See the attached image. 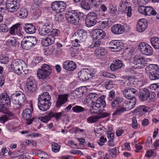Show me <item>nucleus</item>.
<instances>
[{
    "instance_id": "a19ab883",
    "label": "nucleus",
    "mask_w": 159,
    "mask_h": 159,
    "mask_svg": "<svg viewBox=\"0 0 159 159\" xmlns=\"http://www.w3.org/2000/svg\"><path fill=\"white\" fill-rule=\"evenodd\" d=\"M148 77L149 79L151 80H155L159 79V69L151 74H149Z\"/></svg>"
},
{
    "instance_id": "09e8293b",
    "label": "nucleus",
    "mask_w": 159,
    "mask_h": 159,
    "mask_svg": "<svg viewBox=\"0 0 159 159\" xmlns=\"http://www.w3.org/2000/svg\"><path fill=\"white\" fill-rule=\"evenodd\" d=\"M109 20L107 19H105L103 21L99 22V26L100 28L104 29L109 25Z\"/></svg>"
},
{
    "instance_id": "4d7b16f0",
    "label": "nucleus",
    "mask_w": 159,
    "mask_h": 159,
    "mask_svg": "<svg viewBox=\"0 0 159 159\" xmlns=\"http://www.w3.org/2000/svg\"><path fill=\"white\" fill-rule=\"evenodd\" d=\"M78 21L79 22L80 21L85 20V19L86 18V16L84 15L83 13H81L80 12H78L77 14Z\"/></svg>"
},
{
    "instance_id": "603ef678",
    "label": "nucleus",
    "mask_w": 159,
    "mask_h": 159,
    "mask_svg": "<svg viewBox=\"0 0 159 159\" xmlns=\"http://www.w3.org/2000/svg\"><path fill=\"white\" fill-rule=\"evenodd\" d=\"M18 23L12 25L10 29L9 33L11 34L16 35V32L17 30Z\"/></svg>"
},
{
    "instance_id": "4468645a",
    "label": "nucleus",
    "mask_w": 159,
    "mask_h": 159,
    "mask_svg": "<svg viewBox=\"0 0 159 159\" xmlns=\"http://www.w3.org/2000/svg\"><path fill=\"white\" fill-rule=\"evenodd\" d=\"M26 86L28 90L31 93L35 92L37 89V84L33 76H30L26 81Z\"/></svg>"
},
{
    "instance_id": "c03bdc74",
    "label": "nucleus",
    "mask_w": 159,
    "mask_h": 159,
    "mask_svg": "<svg viewBox=\"0 0 159 159\" xmlns=\"http://www.w3.org/2000/svg\"><path fill=\"white\" fill-rule=\"evenodd\" d=\"M61 146L57 143L54 142L52 145V151L54 152H57L59 151Z\"/></svg>"
},
{
    "instance_id": "79ce46f5",
    "label": "nucleus",
    "mask_w": 159,
    "mask_h": 159,
    "mask_svg": "<svg viewBox=\"0 0 159 159\" xmlns=\"http://www.w3.org/2000/svg\"><path fill=\"white\" fill-rule=\"evenodd\" d=\"M100 119H101V117L98 115L89 116L88 118L87 119L88 122L92 123L97 122L98 120Z\"/></svg>"
},
{
    "instance_id": "774afa93",
    "label": "nucleus",
    "mask_w": 159,
    "mask_h": 159,
    "mask_svg": "<svg viewBox=\"0 0 159 159\" xmlns=\"http://www.w3.org/2000/svg\"><path fill=\"white\" fill-rule=\"evenodd\" d=\"M117 8L115 5H111L109 7V12L112 13H114L117 10Z\"/></svg>"
},
{
    "instance_id": "f8f14e48",
    "label": "nucleus",
    "mask_w": 159,
    "mask_h": 159,
    "mask_svg": "<svg viewBox=\"0 0 159 159\" xmlns=\"http://www.w3.org/2000/svg\"><path fill=\"white\" fill-rule=\"evenodd\" d=\"M78 12L75 10H69L65 14L66 20L70 23L74 24L78 22Z\"/></svg>"
},
{
    "instance_id": "4be33fe9",
    "label": "nucleus",
    "mask_w": 159,
    "mask_h": 159,
    "mask_svg": "<svg viewBox=\"0 0 159 159\" xmlns=\"http://www.w3.org/2000/svg\"><path fill=\"white\" fill-rule=\"evenodd\" d=\"M148 24L146 19H140L138 22L136 26V30L139 32H142L145 30L147 27Z\"/></svg>"
},
{
    "instance_id": "6e6552de",
    "label": "nucleus",
    "mask_w": 159,
    "mask_h": 159,
    "mask_svg": "<svg viewBox=\"0 0 159 159\" xmlns=\"http://www.w3.org/2000/svg\"><path fill=\"white\" fill-rule=\"evenodd\" d=\"M66 2L62 1H54L51 5L52 10L57 13L63 11L66 9Z\"/></svg>"
},
{
    "instance_id": "69168bd1",
    "label": "nucleus",
    "mask_w": 159,
    "mask_h": 159,
    "mask_svg": "<svg viewBox=\"0 0 159 159\" xmlns=\"http://www.w3.org/2000/svg\"><path fill=\"white\" fill-rule=\"evenodd\" d=\"M132 126L135 129L139 128V125L137 122V119L135 117H133L132 119Z\"/></svg>"
},
{
    "instance_id": "0e129e2a",
    "label": "nucleus",
    "mask_w": 159,
    "mask_h": 159,
    "mask_svg": "<svg viewBox=\"0 0 159 159\" xmlns=\"http://www.w3.org/2000/svg\"><path fill=\"white\" fill-rule=\"evenodd\" d=\"M79 39H75V40L72 41V45L75 47H78L80 46V44L81 43V41H80Z\"/></svg>"
},
{
    "instance_id": "680f3d73",
    "label": "nucleus",
    "mask_w": 159,
    "mask_h": 159,
    "mask_svg": "<svg viewBox=\"0 0 159 159\" xmlns=\"http://www.w3.org/2000/svg\"><path fill=\"white\" fill-rule=\"evenodd\" d=\"M92 45L90 46L91 48L94 47H98L99 46L101 43L100 40L98 39H93Z\"/></svg>"
},
{
    "instance_id": "20e7f679",
    "label": "nucleus",
    "mask_w": 159,
    "mask_h": 159,
    "mask_svg": "<svg viewBox=\"0 0 159 159\" xmlns=\"http://www.w3.org/2000/svg\"><path fill=\"white\" fill-rule=\"evenodd\" d=\"M11 99L12 102L17 106L15 108L19 109L23 103L26 102L27 100L25 95L21 91H16L11 95Z\"/></svg>"
},
{
    "instance_id": "e433bc0d",
    "label": "nucleus",
    "mask_w": 159,
    "mask_h": 159,
    "mask_svg": "<svg viewBox=\"0 0 159 159\" xmlns=\"http://www.w3.org/2000/svg\"><path fill=\"white\" fill-rule=\"evenodd\" d=\"M18 16L20 18L24 19L27 17L28 12L26 8L22 7L20 8V11L18 12Z\"/></svg>"
},
{
    "instance_id": "864d4df0",
    "label": "nucleus",
    "mask_w": 159,
    "mask_h": 159,
    "mask_svg": "<svg viewBox=\"0 0 159 159\" xmlns=\"http://www.w3.org/2000/svg\"><path fill=\"white\" fill-rule=\"evenodd\" d=\"M52 118L53 117H55L57 120H59L61 116L62 113L61 112L58 113H55L53 111H50Z\"/></svg>"
},
{
    "instance_id": "7ed1b4c3",
    "label": "nucleus",
    "mask_w": 159,
    "mask_h": 159,
    "mask_svg": "<svg viewBox=\"0 0 159 159\" xmlns=\"http://www.w3.org/2000/svg\"><path fill=\"white\" fill-rule=\"evenodd\" d=\"M51 98L47 92H44L39 95L38 106L39 110L42 111H45L49 108L52 104L50 100Z\"/></svg>"
},
{
    "instance_id": "f03ea898",
    "label": "nucleus",
    "mask_w": 159,
    "mask_h": 159,
    "mask_svg": "<svg viewBox=\"0 0 159 159\" xmlns=\"http://www.w3.org/2000/svg\"><path fill=\"white\" fill-rule=\"evenodd\" d=\"M105 97L104 95L98 97V95L95 93H91L87 96L84 101L86 103L92 105V107L93 110H97L100 108L102 106L103 107L106 106V102L104 100Z\"/></svg>"
},
{
    "instance_id": "cd10ccee",
    "label": "nucleus",
    "mask_w": 159,
    "mask_h": 159,
    "mask_svg": "<svg viewBox=\"0 0 159 159\" xmlns=\"http://www.w3.org/2000/svg\"><path fill=\"white\" fill-rule=\"evenodd\" d=\"M123 65L122 61L120 60H114L111 64L110 68L112 71H115L120 69Z\"/></svg>"
},
{
    "instance_id": "a878e982",
    "label": "nucleus",
    "mask_w": 159,
    "mask_h": 159,
    "mask_svg": "<svg viewBox=\"0 0 159 159\" xmlns=\"http://www.w3.org/2000/svg\"><path fill=\"white\" fill-rule=\"evenodd\" d=\"M150 107L145 105L139 106L134 110V112L142 116L150 111Z\"/></svg>"
},
{
    "instance_id": "3c124183",
    "label": "nucleus",
    "mask_w": 159,
    "mask_h": 159,
    "mask_svg": "<svg viewBox=\"0 0 159 159\" xmlns=\"http://www.w3.org/2000/svg\"><path fill=\"white\" fill-rule=\"evenodd\" d=\"M81 5L84 9L89 10L90 9V6L88 2L85 0H82L81 2Z\"/></svg>"
},
{
    "instance_id": "ddd939ff",
    "label": "nucleus",
    "mask_w": 159,
    "mask_h": 159,
    "mask_svg": "<svg viewBox=\"0 0 159 159\" xmlns=\"http://www.w3.org/2000/svg\"><path fill=\"white\" fill-rule=\"evenodd\" d=\"M97 16L94 12L89 13L86 16L85 24L87 27H90L94 25L97 22Z\"/></svg>"
},
{
    "instance_id": "423d86ee",
    "label": "nucleus",
    "mask_w": 159,
    "mask_h": 159,
    "mask_svg": "<svg viewBox=\"0 0 159 159\" xmlns=\"http://www.w3.org/2000/svg\"><path fill=\"white\" fill-rule=\"evenodd\" d=\"M37 42L36 37L33 36L27 37L23 38L21 42V45L23 49L28 50L36 45Z\"/></svg>"
},
{
    "instance_id": "a18cd8bd",
    "label": "nucleus",
    "mask_w": 159,
    "mask_h": 159,
    "mask_svg": "<svg viewBox=\"0 0 159 159\" xmlns=\"http://www.w3.org/2000/svg\"><path fill=\"white\" fill-rule=\"evenodd\" d=\"M111 156L113 157H115L119 153V150L117 149L116 147L110 149L109 152Z\"/></svg>"
},
{
    "instance_id": "c9c22d12",
    "label": "nucleus",
    "mask_w": 159,
    "mask_h": 159,
    "mask_svg": "<svg viewBox=\"0 0 159 159\" xmlns=\"http://www.w3.org/2000/svg\"><path fill=\"white\" fill-rule=\"evenodd\" d=\"M134 50L131 48H127L124 50L123 54L126 59H129L131 57L133 53H134Z\"/></svg>"
},
{
    "instance_id": "f257e3e1",
    "label": "nucleus",
    "mask_w": 159,
    "mask_h": 159,
    "mask_svg": "<svg viewBox=\"0 0 159 159\" xmlns=\"http://www.w3.org/2000/svg\"><path fill=\"white\" fill-rule=\"evenodd\" d=\"M138 94V91L133 88H126L123 91L124 97L129 101H125L123 107L117 108L112 114L113 118L118 116L126 111L130 110L134 108L136 103V99L135 97Z\"/></svg>"
},
{
    "instance_id": "0eeeda50",
    "label": "nucleus",
    "mask_w": 159,
    "mask_h": 159,
    "mask_svg": "<svg viewBox=\"0 0 159 159\" xmlns=\"http://www.w3.org/2000/svg\"><path fill=\"white\" fill-rule=\"evenodd\" d=\"M52 69L51 67L47 64H43L39 69L37 73V75L39 79L44 80L51 74Z\"/></svg>"
},
{
    "instance_id": "393cba45",
    "label": "nucleus",
    "mask_w": 159,
    "mask_h": 159,
    "mask_svg": "<svg viewBox=\"0 0 159 159\" xmlns=\"http://www.w3.org/2000/svg\"><path fill=\"white\" fill-rule=\"evenodd\" d=\"M62 67L63 69L66 70L72 71L76 69V65L73 61L67 60L63 63Z\"/></svg>"
},
{
    "instance_id": "5701e85b",
    "label": "nucleus",
    "mask_w": 159,
    "mask_h": 159,
    "mask_svg": "<svg viewBox=\"0 0 159 159\" xmlns=\"http://www.w3.org/2000/svg\"><path fill=\"white\" fill-rule=\"evenodd\" d=\"M139 99L142 101L144 102L148 98L149 91L146 88L141 89L138 91Z\"/></svg>"
},
{
    "instance_id": "de8ad7c7",
    "label": "nucleus",
    "mask_w": 159,
    "mask_h": 159,
    "mask_svg": "<svg viewBox=\"0 0 159 159\" xmlns=\"http://www.w3.org/2000/svg\"><path fill=\"white\" fill-rule=\"evenodd\" d=\"M60 33V31L57 29H53L52 31H50V34L48 36L50 37H57Z\"/></svg>"
},
{
    "instance_id": "aec40b11",
    "label": "nucleus",
    "mask_w": 159,
    "mask_h": 159,
    "mask_svg": "<svg viewBox=\"0 0 159 159\" xmlns=\"http://www.w3.org/2000/svg\"><path fill=\"white\" fill-rule=\"evenodd\" d=\"M92 36L93 39L100 40L103 38L106 33L101 29L94 30L92 33Z\"/></svg>"
},
{
    "instance_id": "4c0bfd02",
    "label": "nucleus",
    "mask_w": 159,
    "mask_h": 159,
    "mask_svg": "<svg viewBox=\"0 0 159 159\" xmlns=\"http://www.w3.org/2000/svg\"><path fill=\"white\" fill-rule=\"evenodd\" d=\"M50 112L39 118V119L44 123H47L52 119Z\"/></svg>"
},
{
    "instance_id": "9b49d317",
    "label": "nucleus",
    "mask_w": 159,
    "mask_h": 159,
    "mask_svg": "<svg viewBox=\"0 0 159 159\" xmlns=\"http://www.w3.org/2000/svg\"><path fill=\"white\" fill-rule=\"evenodd\" d=\"M5 3L6 9L10 13L16 11L20 7L16 0H7Z\"/></svg>"
},
{
    "instance_id": "ea45409f",
    "label": "nucleus",
    "mask_w": 159,
    "mask_h": 159,
    "mask_svg": "<svg viewBox=\"0 0 159 159\" xmlns=\"http://www.w3.org/2000/svg\"><path fill=\"white\" fill-rule=\"evenodd\" d=\"M150 42L152 46L155 49H159V38L154 37L150 39Z\"/></svg>"
},
{
    "instance_id": "72a5a7b5",
    "label": "nucleus",
    "mask_w": 159,
    "mask_h": 159,
    "mask_svg": "<svg viewBox=\"0 0 159 159\" xmlns=\"http://www.w3.org/2000/svg\"><path fill=\"white\" fill-rule=\"evenodd\" d=\"M107 50L104 48L99 47L97 48L95 50L94 53L97 56H101L105 55L107 54Z\"/></svg>"
},
{
    "instance_id": "c85d7f7f",
    "label": "nucleus",
    "mask_w": 159,
    "mask_h": 159,
    "mask_svg": "<svg viewBox=\"0 0 159 159\" xmlns=\"http://www.w3.org/2000/svg\"><path fill=\"white\" fill-rule=\"evenodd\" d=\"M23 29L28 34H33L35 33L36 29L34 25L31 24L26 23L23 26Z\"/></svg>"
},
{
    "instance_id": "39448f33",
    "label": "nucleus",
    "mask_w": 159,
    "mask_h": 159,
    "mask_svg": "<svg viewBox=\"0 0 159 159\" xmlns=\"http://www.w3.org/2000/svg\"><path fill=\"white\" fill-rule=\"evenodd\" d=\"M96 70L93 68L85 69L79 72L78 78L82 81H85L92 78L94 75Z\"/></svg>"
},
{
    "instance_id": "f704fd0d",
    "label": "nucleus",
    "mask_w": 159,
    "mask_h": 159,
    "mask_svg": "<svg viewBox=\"0 0 159 159\" xmlns=\"http://www.w3.org/2000/svg\"><path fill=\"white\" fill-rule=\"evenodd\" d=\"M128 2L126 0H122L120 2L119 6V10L123 13L125 12L127 8Z\"/></svg>"
},
{
    "instance_id": "2eb2a0df",
    "label": "nucleus",
    "mask_w": 159,
    "mask_h": 159,
    "mask_svg": "<svg viewBox=\"0 0 159 159\" xmlns=\"http://www.w3.org/2000/svg\"><path fill=\"white\" fill-rule=\"evenodd\" d=\"M134 63L136 68H142L146 64L145 58L140 54H137L134 57Z\"/></svg>"
},
{
    "instance_id": "b1692460",
    "label": "nucleus",
    "mask_w": 159,
    "mask_h": 159,
    "mask_svg": "<svg viewBox=\"0 0 159 159\" xmlns=\"http://www.w3.org/2000/svg\"><path fill=\"white\" fill-rule=\"evenodd\" d=\"M111 31L116 35H119L122 34L125 31L124 26L120 24L113 25L111 27Z\"/></svg>"
},
{
    "instance_id": "8fccbe9b",
    "label": "nucleus",
    "mask_w": 159,
    "mask_h": 159,
    "mask_svg": "<svg viewBox=\"0 0 159 159\" xmlns=\"http://www.w3.org/2000/svg\"><path fill=\"white\" fill-rule=\"evenodd\" d=\"M26 66H21V67L16 68L12 71L18 75H20L22 73V71L24 69V67H25Z\"/></svg>"
},
{
    "instance_id": "6e6d98bb",
    "label": "nucleus",
    "mask_w": 159,
    "mask_h": 159,
    "mask_svg": "<svg viewBox=\"0 0 159 159\" xmlns=\"http://www.w3.org/2000/svg\"><path fill=\"white\" fill-rule=\"evenodd\" d=\"M113 82L111 80H109L105 83L104 87L107 89H110L113 87Z\"/></svg>"
},
{
    "instance_id": "c756f323",
    "label": "nucleus",
    "mask_w": 159,
    "mask_h": 159,
    "mask_svg": "<svg viewBox=\"0 0 159 159\" xmlns=\"http://www.w3.org/2000/svg\"><path fill=\"white\" fill-rule=\"evenodd\" d=\"M26 66L25 63L22 60L17 59L13 61L11 65V67L12 70L17 68L21 67V66Z\"/></svg>"
},
{
    "instance_id": "a211bd4d",
    "label": "nucleus",
    "mask_w": 159,
    "mask_h": 159,
    "mask_svg": "<svg viewBox=\"0 0 159 159\" xmlns=\"http://www.w3.org/2000/svg\"><path fill=\"white\" fill-rule=\"evenodd\" d=\"M109 44V48L114 52L120 51L123 47V43L117 40H112L110 42Z\"/></svg>"
},
{
    "instance_id": "e2e57ef3",
    "label": "nucleus",
    "mask_w": 159,
    "mask_h": 159,
    "mask_svg": "<svg viewBox=\"0 0 159 159\" xmlns=\"http://www.w3.org/2000/svg\"><path fill=\"white\" fill-rule=\"evenodd\" d=\"M107 140L106 138L104 136H102L99 140L98 141L97 143L100 146H102L104 144V143L107 142Z\"/></svg>"
},
{
    "instance_id": "5fc2aeb1",
    "label": "nucleus",
    "mask_w": 159,
    "mask_h": 159,
    "mask_svg": "<svg viewBox=\"0 0 159 159\" xmlns=\"http://www.w3.org/2000/svg\"><path fill=\"white\" fill-rule=\"evenodd\" d=\"M91 5L93 6H98L100 4L102 0H88Z\"/></svg>"
},
{
    "instance_id": "2f4dec72",
    "label": "nucleus",
    "mask_w": 159,
    "mask_h": 159,
    "mask_svg": "<svg viewBox=\"0 0 159 159\" xmlns=\"http://www.w3.org/2000/svg\"><path fill=\"white\" fill-rule=\"evenodd\" d=\"M55 38L53 37H50V36L43 39L41 41L42 44L45 46L47 47L53 44L54 42Z\"/></svg>"
},
{
    "instance_id": "bf43d9fd",
    "label": "nucleus",
    "mask_w": 159,
    "mask_h": 159,
    "mask_svg": "<svg viewBox=\"0 0 159 159\" xmlns=\"http://www.w3.org/2000/svg\"><path fill=\"white\" fill-rule=\"evenodd\" d=\"M115 91L114 90H111L109 93L108 97L107 98L108 100L109 101H111L114 98H115Z\"/></svg>"
},
{
    "instance_id": "f3484780",
    "label": "nucleus",
    "mask_w": 159,
    "mask_h": 159,
    "mask_svg": "<svg viewBox=\"0 0 159 159\" xmlns=\"http://www.w3.org/2000/svg\"><path fill=\"white\" fill-rule=\"evenodd\" d=\"M68 94L59 95L56 102V107L59 108L63 105L65 104L68 101Z\"/></svg>"
},
{
    "instance_id": "1a4fd4ad",
    "label": "nucleus",
    "mask_w": 159,
    "mask_h": 159,
    "mask_svg": "<svg viewBox=\"0 0 159 159\" xmlns=\"http://www.w3.org/2000/svg\"><path fill=\"white\" fill-rule=\"evenodd\" d=\"M138 11L141 14L145 16H155L157 12L152 7L149 6H139L138 9Z\"/></svg>"
},
{
    "instance_id": "412c9836",
    "label": "nucleus",
    "mask_w": 159,
    "mask_h": 159,
    "mask_svg": "<svg viewBox=\"0 0 159 159\" xmlns=\"http://www.w3.org/2000/svg\"><path fill=\"white\" fill-rule=\"evenodd\" d=\"M23 118L26 120V123L30 125L32 123L33 120L31 119L32 116V112L30 109L26 108L24 110L22 113Z\"/></svg>"
},
{
    "instance_id": "37998d69",
    "label": "nucleus",
    "mask_w": 159,
    "mask_h": 159,
    "mask_svg": "<svg viewBox=\"0 0 159 159\" xmlns=\"http://www.w3.org/2000/svg\"><path fill=\"white\" fill-rule=\"evenodd\" d=\"M72 110L74 112L78 113L83 112L85 109L81 106L76 105L72 108Z\"/></svg>"
},
{
    "instance_id": "58836bf2",
    "label": "nucleus",
    "mask_w": 159,
    "mask_h": 159,
    "mask_svg": "<svg viewBox=\"0 0 159 159\" xmlns=\"http://www.w3.org/2000/svg\"><path fill=\"white\" fill-rule=\"evenodd\" d=\"M132 77H130L128 78L127 79L122 80L121 82V84L122 85L124 86H131L133 84V80Z\"/></svg>"
},
{
    "instance_id": "338daca9",
    "label": "nucleus",
    "mask_w": 159,
    "mask_h": 159,
    "mask_svg": "<svg viewBox=\"0 0 159 159\" xmlns=\"http://www.w3.org/2000/svg\"><path fill=\"white\" fill-rule=\"evenodd\" d=\"M21 24L18 23V26L17 27V30L16 32V35H17L19 36H21L22 35L21 33L22 27H21Z\"/></svg>"
},
{
    "instance_id": "6ab92c4d",
    "label": "nucleus",
    "mask_w": 159,
    "mask_h": 159,
    "mask_svg": "<svg viewBox=\"0 0 159 159\" xmlns=\"http://www.w3.org/2000/svg\"><path fill=\"white\" fill-rule=\"evenodd\" d=\"M53 25L51 23L45 24L41 27H39V32L42 35H45L48 33L52 28Z\"/></svg>"
},
{
    "instance_id": "7c9ffc66",
    "label": "nucleus",
    "mask_w": 159,
    "mask_h": 159,
    "mask_svg": "<svg viewBox=\"0 0 159 159\" xmlns=\"http://www.w3.org/2000/svg\"><path fill=\"white\" fill-rule=\"evenodd\" d=\"M111 106L112 109H114L118 107L119 105L123 101V98L120 97H116L112 101Z\"/></svg>"
},
{
    "instance_id": "473e14b6",
    "label": "nucleus",
    "mask_w": 159,
    "mask_h": 159,
    "mask_svg": "<svg viewBox=\"0 0 159 159\" xmlns=\"http://www.w3.org/2000/svg\"><path fill=\"white\" fill-rule=\"evenodd\" d=\"M159 69V68L157 65L153 64L149 65L145 69L146 72L149 74H151Z\"/></svg>"
},
{
    "instance_id": "9d476101",
    "label": "nucleus",
    "mask_w": 159,
    "mask_h": 159,
    "mask_svg": "<svg viewBox=\"0 0 159 159\" xmlns=\"http://www.w3.org/2000/svg\"><path fill=\"white\" fill-rule=\"evenodd\" d=\"M139 49L141 53L147 56H150L153 53L152 47L148 43L142 42L139 45Z\"/></svg>"
},
{
    "instance_id": "052dcab7",
    "label": "nucleus",
    "mask_w": 159,
    "mask_h": 159,
    "mask_svg": "<svg viewBox=\"0 0 159 159\" xmlns=\"http://www.w3.org/2000/svg\"><path fill=\"white\" fill-rule=\"evenodd\" d=\"M9 28L5 24H0V32H5L8 31Z\"/></svg>"
},
{
    "instance_id": "bb28decb",
    "label": "nucleus",
    "mask_w": 159,
    "mask_h": 159,
    "mask_svg": "<svg viewBox=\"0 0 159 159\" xmlns=\"http://www.w3.org/2000/svg\"><path fill=\"white\" fill-rule=\"evenodd\" d=\"M87 33L85 30L80 29L78 30L74 34L77 36L79 39L82 42H84L87 38Z\"/></svg>"
},
{
    "instance_id": "49530a36",
    "label": "nucleus",
    "mask_w": 159,
    "mask_h": 159,
    "mask_svg": "<svg viewBox=\"0 0 159 159\" xmlns=\"http://www.w3.org/2000/svg\"><path fill=\"white\" fill-rule=\"evenodd\" d=\"M7 42L8 45L12 46H16L17 44V40L14 37H10Z\"/></svg>"
},
{
    "instance_id": "13d9d810",
    "label": "nucleus",
    "mask_w": 159,
    "mask_h": 159,
    "mask_svg": "<svg viewBox=\"0 0 159 159\" xmlns=\"http://www.w3.org/2000/svg\"><path fill=\"white\" fill-rule=\"evenodd\" d=\"M84 92L82 91L81 89H80L79 88L76 89H75L74 91L73 94L74 96L75 95H76V98H79V96L81 95V94H82Z\"/></svg>"
},
{
    "instance_id": "dca6fc26",
    "label": "nucleus",
    "mask_w": 159,
    "mask_h": 159,
    "mask_svg": "<svg viewBox=\"0 0 159 159\" xmlns=\"http://www.w3.org/2000/svg\"><path fill=\"white\" fill-rule=\"evenodd\" d=\"M0 103L2 108L4 106H8L10 105L11 98L7 93H3L0 95Z\"/></svg>"
}]
</instances>
